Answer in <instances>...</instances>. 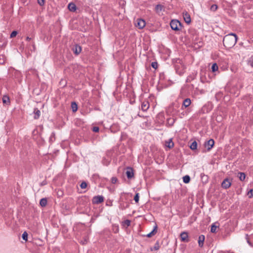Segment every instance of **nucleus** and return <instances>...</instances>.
Segmentation results:
<instances>
[{
    "instance_id": "obj_1",
    "label": "nucleus",
    "mask_w": 253,
    "mask_h": 253,
    "mask_svg": "<svg viewBox=\"0 0 253 253\" xmlns=\"http://www.w3.org/2000/svg\"><path fill=\"white\" fill-rule=\"evenodd\" d=\"M237 40V35L231 33L224 36L223 39V43L226 48H231L235 45Z\"/></svg>"
},
{
    "instance_id": "obj_2",
    "label": "nucleus",
    "mask_w": 253,
    "mask_h": 253,
    "mask_svg": "<svg viewBox=\"0 0 253 253\" xmlns=\"http://www.w3.org/2000/svg\"><path fill=\"white\" fill-rule=\"evenodd\" d=\"M174 66L175 71L177 74L181 76L184 74V67L180 59H176V62L174 63Z\"/></svg>"
},
{
    "instance_id": "obj_3",
    "label": "nucleus",
    "mask_w": 253,
    "mask_h": 253,
    "mask_svg": "<svg viewBox=\"0 0 253 253\" xmlns=\"http://www.w3.org/2000/svg\"><path fill=\"white\" fill-rule=\"evenodd\" d=\"M179 104L177 102L172 103L168 108L167 113L171 115H176L178 112Z\"/></svg>"
},
{
    "instance_id": "obj_4",
    "label": "nucleus",
    "mask_w": 253,
    "mask_h": 253,
    "mask_svg": "<svg viewBox=\"0 0 253 253\" xmlns=\"http://www.w3.org/2000/svg\"><path fill=\"white\" fill-rule=\"evenodd\" d=\"M170 25L171 29L174 31H179L181 28V23L177 20H172Z\"/></svg>"
},
{
    "instance_id": "obj_5",
    "label": "nucleus",
    "mask_w": 253,
    "mask_h": 253,
    "mask_svg": "<svg viewBox=\"0 0 253 253\" xmlns=\"http://www.w3.org/2000/svg\"><path fill=\"white\" fill-rule=\"evenodd\" d=\"M104 201V197L102 196H95L93 197L92 202L93 204H98Z\"/></svg>"
},
{
    "instance_id": "obj_6",
    "label": "nucleus",
    "mask_w": 253,
    "mask_h": 253,
    "mask_svg": "<svg viewBox=\"0 0 253 253\" xmlns=\"http://www.w3.org/2000/svg\"><path fill=\"white\" fill-rule=\"evenodd\" d=\"M231 185V180L228 178L224 179L221 183V186L223 188L227 189L230 187Z\"/></svg>"
},
{
    "instance_id": "obj_7",
    "label": "nucleus",
    "mask_w": 253,
    "mask_h": 253,
    "mask_svg": "<svg viewBox=\"0 0 253 253\" xmlns=\"http://www.w3.org/2000/svg\"><path fill=\"white\" fill-rule=\"evenodd\" d=\"M180 237L182 242L185 243H188L189 242V236L187 232H182L181 233Z\"/></svg>"
},
{
    "instance_id": "obj_8",
    "label": "nucleus",
    "mask_w": 253,
    "mask_h": 253,
    "mask_svg": "<svg viewBox=\"0 0 253 253\" xmlns=\"http://www.w3.org/2000/svg\"><path fill=\"white\" fill-rule=\"evenodd\" d=\"M214 141L213 139H211L205 142V146L207 148L208 151H210L213 146Z\"/></svg>"
},
{
    "instance_id": "obj_9",
    "label": "nucleus",
    "mask_w": 253,
    "mask_h": 253,
    "mask_svg": "<svg viewBox=\"0 0 253 253\" xmlns=\"http://www.w3.org/2000/svg\"><path fill=\"white\" fill-rule=\"evenodd\" d=\"M126 175L128 179H131L134 176L133 169L131 167L126 168Z\"/></svg>"
},
{
    "instance_id": "obj_10",
    "label": "nucleus",
    "mask_w": 253,
    "mask_h": 253,
    "mask_svg": "<svg viewBox=\"0 0 253 253\" xmlns=\"http://www.w3.org/2000/svg\"><path fill=\"white\" fill-rule=\"evenodd\" d=\"M146 25L145 21L142 19L137 20L136 26L140 29H143Z\"/></svg>"
},
{
    "instance_id": "obj_11",
    "label": "nucleus",
    "mask_w": 253,
    "mask_h": 253,
    "mask_svg": "<svg viewBox=\"0 0 253 253\" xmlns=\"http://www.w3.org/2000/svg\"><path fill=\"white\" fill-rule=\"evenodd\" d=\"M183 17L184 21L187 24H189L191 23V20L190 15L187 11L183 12Z\"/></svg>"
},
{
    "instance_id": "obj_12",
    "label": "nucleus",
    "mask_w": 253,
    "mask_h": 253,
    "mask_svg": "<svg viewBox=\"0 0 253 253\" xmlns=\"http://www.w3.org/2000/svg\"><path fill=\"white\" fill-rule=\"evenodd\" d=\"M150 107L149 103L147 100H144L141 103V110L145 112Z\"/></svg>"
},
{
    "instance_id": "obj_13",
    "label": "nucleus",
    "mask_w": 253,
    "mask_h": 253,
    "mask_svg": "<svg viewBox=\"0 0 253 253\" xmlns=\"http://www.w3.org/2000/svg\"><path fill=\"white\" fill-rule=\"evenodd\" d=\"M205 237L204 235H201L198 238V245L200 247H203L204 246V243L205 241Z\"/></svg>"
},
{
    "instance_id": "obj_14",
    "label": "nucleus",
    "mask_w": 253,
    "mask_h": 253,
    "mask_svg": "<svg viewBox=\"0 0 253 253\" xmlns=\"http://www.w3.org/2000/svg\"><path fill=\"white\" fill-rule=\"evenodd\" d=\"M73 51L75 54L79 55L82 51V48L80 45L76 44L73 47Z\"/></svg>"
},
{
    "instance_id": "obj_15",
    "label": "nucleus",
    "mask_w": 253,
    "mask_h": 253,
    "mask_svg": "<svg viewBox=\"0 0 253 253\" xmlns=\"http://www.w3.org/2000/svg\"><path fill=\"white\" fill-rule=\"evenodd\" d=\"M191 103V99L190 98H186L183 101L182 108H183V107H184L185 108H187L190 105Z\"/></svg>"
},
{
    "instance_id": "obj_16",
    "label": "nucleus",
    "mask_w": 253,
    "mask_h": 253,
    "mask_svg": "<svg viewBox=\"0 0 253 253\" xmlns=\"http://www.w3.org/2000/svg\"><path fill=\"white\" fill-rule=\"evenodd\" d=\"M165 146L169 149L172 148L174 146V143L172 140V138L169 139L165 142Z\"/></svg>"
},
{
    "instance_id": "obj_17",
    "label": "nucleus",
    "mask_w": 253,
    "mask_h": 253,
    "mask_svg": "<svg viewBox=\"0 0 253 253\" xmlns=\"http://www.w3.org/2000/svg\"><path fill=\"white\" fill-rule=\"evenodd\" d=\"M157 226L156 225L154 227V228L153 229V230L150 232L149 234L145 235H143V236H146L147 237H148V238H150L151 237H152L153 236H154L157 232Z\"/></svg>"
},
{
    "instance_id": "obj_18",
    "label": "nucleus",
    "mask_w": 253,
    "mask_h": 253,
    "mask_svg": "<svg viewBox=\"0 0 253 253\" xmlns=\"http://www.w3.org/2000/svg\"><path fill=\"white\" fill-rule=\"evenodd\" d=\"M237 176L241 181H243L246 178V175L244 172H239L238 173Z\"/></svg>"
},
{
    "instance_id": "obj_19",
    "label": "nucleus",
    "mask_w": 253,
    "mask_h": 253,
    "mask_svg": "<svg viewBox=\"0 0 253 253\" xmlns=\"http://www.w3.org/2000/svg\"><path fill=\"white\" fill-rule=\"evenodd\" d=\"M68 8L71 11L74 12L76 10V5L75 3L71 2L68 4Z\"/></svg>"
},
{
    "instance_id": "obj_20",
    "label": "nucleus",
    "mask_w": 253,
    "mask_h": 253,
    "mask_svg": "<svg viewBox=\"0 0 253 253\" xmlns=\"http://www.w3.org/2000/svg\"><path fill=\"white\" fill-rule=\"evenodd\" d=\"M34 118L35 119H38L39 118L41 115V112L38 108H35L34 110Z\"/></svg>"
},
{
    "instance_id": "obj_21",
    "label": "nucleus",
    "mask_w": 253,
    "mask_h": 253,
    "mask_svg": "<svg viewBox=\"0 0 253 253\" xmlns=\"http://www.w3.org/2000/svg\"><path fill=\"white\" fill-rule=\"evenodd\" d=\"M2 102L4 104H9L10 99L9 97L7 95H4L2 97Z\"/></svg>"
},
{
    "instance_id": "obj_22",
    "label": "nucleus",
    "mask_w": 253,
    "mask_h": 253,
    "mask_svg": "<svg viewBox=\"0 0 253 253\" xmlns=\"http://www.w3.org/2000/svg\"><path fill=\"white\" fill-rule=\"evenodd\" d=\"M175 120L173 118H169L167 119V124L169 126H172Z\"/></svg>"
},
{
    "instance_id": "obj_23",
    "label": "nucleus",
    "mask_w": 253,
    "mask_h": 253,
    "mask_svg": "<svg viewBox=\"0 0 253 253\" xmlns=\"http://www.w3.org/2000/svg\"><path fill=\"white\" fill-rule=\"evenodd\" d=\"M47 201L46 198H42L40 202V204L42 207H45L47 205Z\"/></svg>"
},
{
    "instance_id": "obj_24",
    "label": "nucleus",
    "mask_w": 253,
    "mask_h": 253,
    "mask_svg": "<svg viewBox=\"0 0 253 253\" xmlns=\"http://www.w3.org/2000/svg\"><path fill=\"white\" fill-rule=\"evenodd\" d=\"M218 225H216V223H213L211 226V233H216Z\"/></svg>"
},
{
    "instance_id": "obj_25",
    "label": "nucleus",
    "mask_w": 253,
    "mask_h": 253,
    "mask_svg": "<svg viewBox=\"0 0 253 253\" xmlns=\"http://www.w3.org/2000/svg\"><path fill=\"white\" fill-rule=\"evenodd\" d=\"M71 108L73 112H75L77 111L78 109V105L77 103L75 102H73L71 104Z\"/></svg>"
},
{
    "instance_id": "obj_26",
    "label": "nucleus",
    "mask_w": 253,
    "mask_h": 253,
    "mask_svg": "<svg viewBox=\"0 0 253 253\" xmlns=\"http://www.w3.org/2000/svg\"><path fill=\"white\" fill-rule=\"evenodd\" d=\"M197 143L196 141H193L190 145V148L191 149L194 150L197 149Z\"/></svg>"
},
{
    "instance_id": "obj_27",
    "label": "nucleus",
    "mask_w": 253,
    "mask_h": 253,
    "mask_svg": "<svg viewBox=\"0 0 253 253\" xmlns=\"http://www.w3.org/2000/svg\"><path fill=\"white\" fill-rule=\"evenodd\" d=\"M183 181L185 183H188L190 181V177L187 175L183 177Z\"/></svg>"
},
{
    "instance_id": "obj_28",
    "label": "nucleus",
    "mask_w": 253,
    "mask_h": 253,
    "mask_svg": "<svg viewBox=\"0 0 253 253\" xmlns=\"http://www.w3.org/2000/svg\"><path fill=\"white\" fill-rule=\"evenodd\" d=\"M218 67L216 63H213L211 66V70L213 72H214L218 70Z\"/></svg>"
},
{
    "instance_id": "obj_29",
    "label": "nucleus",
    "mask_w": 253,
    "mask_h": 253,
    "mask_svg": "<svg viewBox=\"0 0 253 253\" xmlns=\"http://www.w3.org/2000/svg\"><path fill=\"white\" fill-rule=\"evenodd\" d=\"M159 248H160L159 244L158 242H157L155 244V245H154V246L153 247V248L151 249V251H153V250H154L155 251H157V250H158L159 249Z\"/></svg>"
},
{
    "instance_id": "obj_30",
    "label": "nucleus",
    "mask_w": 253,
    "mask_h": 253,
    "mask_svg": "<svg viewBox=\"0 0 253 253\" xmlns=\"http://www.w3.org/2000/svg\"><path fill=\"white\" fill-rule=\"evenodd\" d=\"M28 233L25 231L24 232V233L22 234V238L23 239V240H25V241H27L28 240Z\"/></svg>"
},
{
    "instance_id": "obj_31",
    "label": "nucleus",
    "mask_w": 253,
    "mask_h": 253,
    "mask_svg": "<svg viewBox=\"0 0 253 253\" xmlns=\"http://www.w3.org/2000/svg\"><path fill=\"white\" fill-rule=\"evenodd\" d=\"M163 8V6L161 4H158L156 6L155 9L157 12L162 11Z\"/></svg>"
},
{
    "instance_id": "obj_32",
    "label": "nucleus",
    "mask_w": 253,
    "mask_h": 253,
    "mask_svg": "<svg viewBox=\"0 0 253 253\" xmlns=\"http://www.w3.org/2000/svg\"><path fill=\"white\" fill-rule=\"evenodd\" d=\"M139 199V194L138 193H137L135 194V195L134 197V200L135 201V203H138Z\"/></svg>"
},
{
    "instance_id": "obj_33",
    "label": "nucleus",
    "mask_w": 253,
    "mask_h": 253,
    "mask_svg": "<svg viewBox=\"0 0 253 253\" xmlns=\"http://www.w3.org/2000/svg\"><path fill=\"white\" fill-rule=\"evenodd\" d=\"M87 184L86 182L83 181L80 184V187L82 189H85L87 187Z\"/></svg>"
},
{
    "instance_id": "obj_34",
    "label": "nucleus",
    "mask_w": 253,
    "mask_h": 253,
    "mask_svg": "<svg viewBox=\"0 0 253 253\" xmlns=\"http://www.w3.org/2000/svg\"><path fill=\"white\" fill-rule=\"evenodd\" d=\"M218 6L216 4H212L210 8L211 11H215L217 10Z\"/></svg>"
},
{
    "instance_id": "obj_35",
    "label": "nucleus",
    "mask_w": 253,
    "mask_h": 253,
    "mask_svg": "<svg viewBox=\"0 0 253 253\" xmlns=\"http://www.w3.org/2000/svg\"><path fill=\"white\" fill-rule=\"evenodd\" d=\"M151 66L154 68V69H157L158 68V63L157 62H153L151 63Z\"/></svg>"
},
{
    "instance_id": "obj_36",
    "label": "nucleus",
    "mask_w": 253,
    "mask_h": 253,
    "mask_svg": "<svg viewBox=\"0 0 253 253\" xmlns=\"http://www.w3.org/2000/svg\"><path fill=\"white\" fill-rule=\"evenodd\" d=\"M248 195H249V197L250 198L253 197V189H251L248 192Z\"/></svg>"
},
{
    "instance_id": "obj_37",
    "label": "nucleus",
    "mask_w": 253,
    "mask_h": 253,
    "mask_svg": "<svg viewBox=\"0 0 253 253\" xmlns=\"http://www.w3.org/2000/svg\"><path fill=\"white\" fill-rule=\"evenodd\" d=\"M38 3L41 6H43L45 3V0H38Z\"/></svg>"
},
{
    "instance_id": "obj_38",
    "label": "nucleus",
    "mask_w": 253,
    "mask_h": 253,
    "mask_svg": "<svg viewBox=\"0 0 253 253\" xmlns=\"http://www.w3.org/2000/svg\"><path fill=\"white\" fill-rule=\"evenodd\" d=\"M17 34V32L16 31H13L12 32V33L10 34V38H13L15 37Z\"/></svg>"
},
{
    "instance_id": "obj_39",
    "label": "nucleus",
    "mask_w": 253,
    "mask_h": 253,
    "mask_svg": "<svg viewBox=\"0 0 253 253\" xmlns=\"http://www.w3.org/2000/svg\"><path fill=\"white\" fill-rule=\"evenodd\" d=\"M4 63V57L3 55H0V64H2Z\"/></svg>"
},
{
    "instance_id": "obj_40",
    "label": "nucleus",
    "mask_w": 253,
    "mask_h": 253,
    "mask_svg": "<svg viewBox=\"0 0 253 253\" xmlns=\"http://www.w3.org/2000/svg\"><path fill=\"white\" fill-rule=\"evenodd\" d=\"M118 181V179L116 177H112L111 178V182L113 184L116 183Z\"/></svg>"
},
{
    "instance_id": "obj_41",
    "label": "nucleus",
    "mask_w": 253,
    "mask_h": 253,
    "mask_svg": "<svg viewBox=\"0 0 253 253\" xmlns=\"http://www.w3.org/2000/svg\"><path fill=\"white\" fill-rule=\"evenodd\" d=\"M99 130V127L98 126H93L92 128V131L95 132H97Z\"/></svg>"
},
{
    "instance_id": "obj_42",
    "label": "nucleus",
    "mask_w": 253,
    "mask_h": 253,
    "mask_svg": "<svg viewBox=\"0 0 253 253\" xmlns=\"http://www.w3.org/2000/svg\"><path fill=\"white\" fill-rule=\"evenodd\" d=\"M246 239L247 241V243L249 244V245H250L251 246H252V244L251 243V242L249 240V236L248 234H247L246 235Z\"/></svg>"
},
{
    "instance_id": "obj_43",
    "label": "nucleus",
    "mask_w": 253,
    "mask_h": 253,
    "mask_svg": "<svg viewBox=\"0 0 253 253\" xmlns=\"http://www.w3.org/2000/svg\"><path fill=\"white\" fill-rule=\"evenodd\" d=\"M124 223L126 224L127 226H129L130 225V221L128 219H126L124 221Z\"/></svg>"
},
{
    "instance_id": "obj_44",
    "label": "nucleus",
    "mask_w": 253,
    "mask_h": 253,
    "mask_svg": "<svg viewBox=\"0 0 253 253\" xmlns=\"http://www.w3.org/2000/svg\"><path fill=\"white\" fill-rule=\"evenodd\" d=\"M31 40V38H30V37H27V38H26V40H27V41H30Z\"/></svg>"
},
{
    "instance_id": "obj_45",
    "label": "nucleus",
    "mask_w": 253,
    "mask_h": 253,
    "mask_svg": "<svg viewBox=\"0 0 253 253\" xmlns=\"http://www.w3.org/2000/svg\"><path fill=\"white\" fill-rule=\"evenodd\" d=\"M219 253H226L225 252L220 251V252H219Z\"/></svg>"
}]
</instances>
